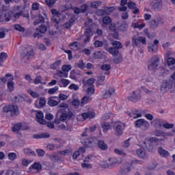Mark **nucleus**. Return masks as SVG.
<instances>
[{
	"label": "nucleus",
	"mask_w": 175,
	"mask_h": 175,
	"mask_svg": "<svg viewBox=\"0 0 175 175\" xmlns=\"http://www.w3.org/2000/svg\"><path fill=\"white\" fill-rule=\"evenodd\" d=\"M136 154L142 159H148V157L147 156V154H146V152H144V150L142 149H137L136 150Z\"/></svg>",
	"instance_id": "obj_24"
},
{
	"label": "nucleus",
	"mask_w": 175,
	"mask_h": 175,
	"mask_svg": "<svg viewBox=\"0 0 175 175\" xmlns=\"http://www.w3.org/2000/svg\"><path fill=\"white\" fill-rule=\"evenodd\" d=\"M90 102H91V97L89 96H85L81 98L80 105L83 107L84 105H87Z\"/></svg>",
	"instance_id": "obj_34"
},
{
	"label": "nucleus",
	"mask_w": 175,
	"mask_h": 175,
	"mask_svg": "<svg viewBox=\"0 0 175 175\" xmlns=\"http://www.w3.org/2000/svg\"><path fill=\"white\" fill-rule=\"evenodd\" d=\"M157 142V137H153L150 138V140H145L143 142L142 146L145 150L147 151L151 152L152 150H154V143Z\"/></svg>",
	"instance_id": "obj_5"
},
{
	"label": "nucleus",
	"mask_w": 175,
	"mask_h": 175,
	"mask_svg": "<svg viewBox=\"0 0 175 175\" xmlns=\"http://www.w3.org/2000/svg\"><path fill=\"white\" fill-rule=\"evenodd\" d=\"M14 29H16V31H19V32H24L25 31V29L20 25H15Z\"/></svg>",
	"instance_id": "obj_60"
},
{
	"label": "nucleus",
	"mask_w": 175,
	"mask_h": 175,
	"mask_svg": "<svg viewBox=\"0 0 175 175\" xmlns=\"http://www.w3.org/2000/svg\"><path fill=\"white\" fill-rule=\"evenodd\" d=\"M36 152L38 157H44V155L46 154V151L42 149H37Z\"/></svg>",
	"instance_id": "obj_61"
},
{
	"label": "nucleus",
	"mask_w": 175,
	"mask_h": 175,
	"mask_svg": "<svg viewBox=\"0 0 175 175\" xmlns=\"http://www.w3.org/2000/svg\"><path fill=\"white\" fill-rule=\"evenodd\" d=\"M73 116V113L70 111H68V113H63L59 118L60 121H66L68 118H70Z\"/></svg>",
	"instance_id": "obj_26"
},
{
	"label": "nucleus",
	"mask_w": 175,
	"mask_h": 175,
	"mask_svg": "<svg viewBox=\"0 0 175 175\" xmlns=\"http://www.w3.org/2000/svg\"><path fill=\"white\" fill-rule=\"evenodd\" d=\"M69 90H73L74 91H77L79 90V85L75 83L71 84L68 87Z\"/></svg>",
	"instance_id": "obj_64"
},
{
	"label": "nucleus",
	"mask_w": 175,
	"mask_h": 175,
	"mask_svg": "<svg viewBox=\"0 0 175 175\" xmlns=\"http://www.w3.org/2000/svg\"><path fill=\"white\" fill-rule=\"evenodd\" d=\"M21 163L23 165V166H28V165H29V163H31V161L27 159H23L21 161Z\"/></svg>",
	"instance_id": "obj_63"
},
{
	"label": "nucleus",
	"mask_w": 175,
	"mask_h": 175,
	"mask_svg": "<svg viewBox=\"0 0 175 175\" xmlns=\"http://www.w3.org/2000/svg\"><path fill=\"white\" fill-rule=\"evenodd\" d=\"M48 158L53 161V162H57L58 161H61V157L57 154L53 153V154H49Z\"/></svg>",
	"instance_id": "obj_28"
},
{
	"label": "nucleus",
	"mask_w": 175,
	"mask_h": 175,
	"mask_svg": "<svg viewBox=\"0 0 175 175\" xmlns=\"http://www.w3.org/2000/svg\"><path fill=\"white\" fill-rule=\"evenodd\" d=\"M8 58V53L2 52L0 54V65H2L3 62Z\"/></svg>",
	"instance_id": "obj_42"
},
{
	"label": "nucleus",
	"mask_w": 175,
	"mask_h": 175,
	"mask_svg": "<svg viewBox=\"0 0 175 175\" xmlns=\"http://www.w3.org/2000/svg\"><path fill=\"white\" fill-rule=\"evenodd\" d=\"M114 152L116 154H118V155H121V157H126V153L124 152V150H119V149H115Z\"/></svg>",
	"instance_id": "obj_54"
},
{
	"label": "nucleus",
	"mask_w": 175,
	"mask_h": 175,
	"mask_svg": "<svg viewBox=\"0 0 175 175\" xmlns=\"http://www.w3.org/2000/svg\"><path fill=\"white\" fill-rule=\"evenodd\" d=\"M25 129H24V127H23V124L18 123L12 127V131L14 133H16V135H18V137H21V132H20V131H24Z\"/></svg>",
	"instance_id": "obj_13"
},
{
	"label": "nucleus",
	"mask_w": 175,
	"mask_h": 175,
	"mask_svg": "<svg viewBox=\"0 0 175 175\" xmlns=\"http://www.w3.org/2000/svg\"><path fill=\"white\" fill-rule=\"evenodd\" d=\"M28 93L32 96L33 98H39L40 96V94L36 92L32 91V90H28Z\"/></svg>",
	"instance_id": "obj_51"
},
{
	"label": "nucleus",
	"mask_w": 175,
	"mask_h": 175,
	"mask_svg": "<svg viewBox=\"0 0 175 175\" xmlns=\"http://www.w3.org/2000/svg\"><path fill=\"white\" fill-rule=\"evenodd\" d=\"M84 34L85 36H86V38L84 39V42L88 43V42H90L91 36L94 35V33H92V29H91V28L86 29Z\"/></svg>",
	"instance_id": "obj_22"
},
{
	"label": "nucleus",
	"mask_w": 175,
	"mask_h": 175,
	"mask_svg": "<svg viewBox=\"0 0 175 175\" xmlns=\"http://www.w3.org/2000/svg\"><path fill=\"white\" fill-rule=\"evenodd\" d=\"M129 116L134 119L142 118V111L135 110L132 113H129Z\"/></svg>",
	"instance_id": "obj_27"
},
{
	"label": "nucleus",
	"mask_w": 175,
	"mask_h": 175,
	"mask_svg": "<svg viewBox=\"0 0 175 175\" xmlns=\"http://www.w3.org/2000/svg\"><path fill=\"white\" fill-rule=\"evenodd\" d=\"M106 77L102 75L98 77L97 80V85H103V81H105Z\"/></svg>",
	"instance_id": "obj_44"
},
{
	"label": "nucleus",
	"mask_w": 175,
	"mask_h": 175,
	"mask_svg": "<svg viewBox=\"0 0 175 175\" xmlns=\"http://www.w3.org/2000/svg\"><path fill=\"white\" fill-rule=\"evenodd\" d=\"M163 24H165L163 18L161 17L156 18L150 21V28L152 29H157L159 25H163Z\"/></svg>",
	"instance_id": "obj_7"
},
{
	"label": "nucleus",
	"mask_w": 175,
	"mask_h": 175,
	"mask_svg": "<svg viewBox=\"0 0 175 175\" xmlns=\"http://www.w3.org/2000/svg\"><path fill=\"white\" fill-rule=\"evenodd\" d=\"M112 55H114L113 61L115 64H120L122 61V55L119 52L116 54H112Z\"/></svg>",
	"instance_id": "obj_36"
},
{
	"label": "nucleus",
	"mask_w": 175,
	"mask_h": 175,
	"mask_svg": "<svg viewBox=\"0 0 175 175\" xmlns=\"http://www.w3.org/2000/svg\"><path fill=\"white\" fill-rule=\"evenodd\" d=\"M69 47L71 49V50H73L74 51H77L81 49H83V45H81L78 42H74L69 44Z\"/></svg>",
	"instance_id": "obj_21"
},
{
	"label": "nucleus",
	"mask_w": 175,
	"mask_h": 175,
	"mask_svg": "<svg viewBox=\"0 0 175 175\" xmlns=\"http://www.w3.org/2000/svg\"><path fill=\"white\" fill-rule=\"evenodd\" d=\"M51 13L53 14L52 21L55 24H58L61 20V14H59V12H58L55 9L51 10Z\"/></svg>",
	"instance_id": "obj_14"
},
{
	"label": "nucleus",
	"mask_w": 175,
	"mask_h": 175,
	"mask_svg": "<svg viewBox=\"0 0 175 175\" xmlns=\"http://www.w3.org/2000/svg\"><path fill=\"white\" fill-rule=\"evenodd\" d=\"M55 76H57V77H59L60 79H62V77L66 78L68 77V72H66L64 70H59L55 74Z\"/></svg>",
	"instance_id": "obj_39"
},
{
	"label": "nucleus",
	"mask_w": 175,
	"mask_h": 175,
	"mask_svg": "<svg viewBox=\"0 0 175 175\" xmlns=\"http://www.w3.org/2000/svg\"><path fill=\"white\" fill-rule=\"evenodd\" d=\"M61 64H62V61L61 59L57 60L53 64L51 65V68L53 70L57 69H59V66H61Z\"/></svg>",
	"instance_id": "obj_32"
},
{
	"label": "nucleus",
	"mask_w": 175,
	"mask_h": 175,
	"mask_svg": "<svg viewBox=\"0 0 175 175\" xmlns=\"http://www.w3.org/2000/svg\"><path fill=\"white\" fill-rule=\"evenodd\" d=\"M173 87H174V81L173 79L168 78L162 83L160 88L161 92L165 94L167 91L172 90Z\"/></svg>",
	"instance_id": "obj_1"
},
{
	"label": "nucleus",
	"mask_w": 175,
	"mask_h": 175,
	"mask_svg": "<svg viewBox=\"0 0 175 175\" xmlns=\"http://www.w3.org/2000/svg\"><path fill=\"white\" fill-rule=\"evenodd\" d=\"M40 23H44V18L42 16H39L38 18L34 21L33 25H38V24H40Z\"/></svg>",
	"instance_id": "obj_46"
},
{
	"label": "nucleus",
	"mask_w": 175,
	"mask_h": 175,
	"mask_svg": "<svg viewBox=\"0 0 175 175\" xmlns=\"http://www.w3.org/2000/svg\"><path fill=\"white\" fill-rule=\"evenodd\" d=\"M132 43L133 47H141L142 44H147V40L146 37L135 35L132 38Z\"/></svg>",
	"instance_id": "obj_2"
},
{
	"label": "nucleus",
	"mask_w": 175,
	"mask_h": 175,
	"mask_svg": "<svg viewBox=\"0 0 175 175\" xmlns=\"http://www.w3.org/2000/svg\"><path fill=\"white\" fill-rule=\"evenodd\" d=\"M59 88L58 86H55L54 88L49 89L48 92L50 95H53V94H55V92L58 91Z\"/></svg>",
	"instance_id": "obj_57"
},
{
	"label": "nucleus",
	"mask_w": 175,
	"mask_h": 175,
	"mask_svg": "<svg viewBox=\"0 0 175 175\" xmlns=\"http://www.w3.org/2000/svg\"><path fill=\"white\" fill-rule=\"evenodd\" d=\"M163 126L165 129H173V128H174V124H170V123H164L163 124Z\"/></svg>",
	"instance_id": "obj_58"
},
{
	"label": "nucleus",
	"mask_w": 175,
	"mask_h": 175,
	"mask_svg": "<svg viewBox=\"0 0 175 175\" xmlns=\"http://www.w3.org/2000/svg\"><path fill=\"white\" fill-rule=\"evenodd\" d=\"M57 2V0H46V3L49 8H53Z\"/></svg>",
	"instance_id": "obj_56"
},
{
	"label": "nucleus",
	"mask_w": 175,
	"mask_h": 175,
	"mask_svg": "<svg viewBox=\"0 0 175 175\" xmlns=\"http://www.w3.org/2000/svg\"><path fill=\"white\" fill-rule=\"evenodd\" d=\"M3 14H4L5 21H7V22L10 21V18H12V12L3 11Z\"/></svg>",
	"instance_id": "obj_38"
},
{
	"label": "nucleus",
	"mask_w": 175,
	"mask_h": 175,
	"mask_svg": "<svg viewBox=\"0 0 175 175\" xmlns=\"http://www.w3.org/2000/svg\"><path fill=\"white\" fill-rule=\"evenodd\" d=\"M61 85L60 87H68L70 84V81L65 79H62L60 80Z\"/></svg>",
	"instance_id": "obj_41"
},
{
	"label": "nucleus",
	"mask_w": 175,
	"mask_h": 175,
	"mask_svg": "<svg viewBox=\"0 0 175 175\" xmlns=\"http://www.w3.org/2000/svg\"><path fill=\"white\" fill-rule=\"evenodd\" d=\"M159 66V58L153 57L148 62V68L149 70H155Z\"/></svg>",
	"instance_id": "obj_9"
},
{
	"label": "nucleus",
	"mask_w": 175,
	"mask_h": 175,
	"mask_svg": "<svg viewBox=\"0 0 175 175\" xmlns=\"http://www.w3.org/2000/svg\"><path fill=\"white\" fill-rule=\"evenodd\" d=\"M102 127L103 129L104 132H106L107 131H109L111 129V126H110V124L107 122H104L102 124Z\"/></svg>",
	"instance_id": "obj_49"
},
{
	"label": "nucleus",
	"mask_w": 175,
	"mask_h": 175,
	"mask_svg": "<svg viewBox=\"0 0 175 175\" xmlns=\"http://www.w3.org/2000/svg\"><path fill=\"white\" fill-rule=\"evenodd\" d=\"M114 131L116 136H121L124 133V123L121 122L115 123Z\"/></svg>",
	"instance_id": "obj_12"
},
{
	"label": "nucleus",
	"mask_w": 175,
	"mask_h": 175,
	"mask_svg": "<svg viewBox=\"0 0 175 175\" xmlns=\"http://www.w3.org/2000/svg\"><path fill=\"white\" fill-rule=\"evenodd\" d=\"M100 5H102L101 1H93L91 3V8H93L94 9H98Z\"/></svg>",
	"instance_id": "obj_45"
},
{
	"label": "nucleus",
	"mask_w": 175,
	"mask_h": 175,
	"mask_svg": "<svg viewBox=\"0 0 175 175\" xmlns=\"http://www.w3.org/2000/svg\"><path fill=\"white\" fill-rule=\"evenodd\" d=\"M32 55H33V50H32V48L25 49L21 54L22 61L27 62Z\"/></svg>",
	"instance_id": "obj_6"
},
{
	"label": "nucleus",
	"mask_w": 175,
	"mask_h": 175,
	"mask_svg": "<svg viewBox=\"0 0 175 175\" xmlns=\"http://www.w3.org/2000/svg\"><path fill=\"white\" fill-rule=\"evenodd\" d=\"M130 170H131V165H129V163H126L124 165L123 168L122 169V174L125 175L126 173H129Z\"/></svg>",
	"instance_id": "obj_33"
},
{
	"label": "nucleus",
	"mask_w": 175,
	"mask_h": 175,
	"mask_svg": "<svg viewBox=\"0 0 175 175\" xmlns=\"http://www.w3.org/2000/svg\"><path fill=\"white\" fill-rule=\"evenodd\" d=\"M94 83H95V79L94 78H90L87 81H83V85H85V87H90V85H94Z\"/></svg>",
	"instance_id": "obj_37"
},
{
	"label": "nucleus",
	"mask_w": 175,
	"mask_h": 175,
	"mask_svg": "<svg viewBox=\"0 0 175 175\" xmlns=\"http://www.w3.org/2000/svg\"><path fill=\"white\" fill-rule=\"evenodd\" d=\"M33 137V139H49V137H50V134L44 133L42 134L34 135Z\"/></svg>",
	"instance_id": "obj_30"
},
{
	"label": "nucleus",
	"mask_w": 175,
	"mask_h": 175,
	"mask_svg": "<svg viewBox=\"0 0 175 175\" xmlns=\"http://www.w3.org/2000/svg\"><path fill=\"white\" fill-rule=\"evenodd\" d=\"M140 98H142V92L140 90H137L136 91L133 92L130 96V99L131 100H133V102L139 100Z\"/></svg>",
	"instance_id": "obj_15"
},
{
	"label": "nucleus",
	"mask_w": 175,
	"mask_h": 175,
	"mask_svg": "<svg viewBox=\"0 0 175 175\" xmlns=\"http://www.w3.org/2000/svg\"><path fill=\"white\" fill-rule=\"evenodd\" d=\"M159 43V40H154L153 44H149L148 46V50L149 53H157L158 51V44Z\"/></svg>",
	"instance_id": "obj_16"
},
{
	"label": "nucleus",
	"mask_w": 175,
	"mask_h": 175,
	"mask_svg": "<svg viewBox=\"0 0 175 175\" xmlns=\"http://www.w3.org/2000/svg\"><path fill=\"white\" fill-rule=\"evenodd\" d=\"M42 78L40 76H37L33 80V83H34V84L38 85V84H42Z\"/></svg>",
	"instance_id": "obj_55"
},
{
	"label": "nucleus",
	"mask_w": 175,
	"mask_h": 175,
	"mask_svg": "<svg viewBox=\"0 0 175 175\" xmlns=\"http://www.w3.org/2000/svg\"><path fill=\"white\" fill-rule=\"evenodd\" d=\"M136 128H143L144 129H148L150 128V122L144 119H138L135 121Z\"/></svg>",
	"instance_id": "obj_11"
},
{
	"label": "nucleus",
	"mask_w": 175,
	"mask_h": 175,
	"mask_svg": "<svg viewBox=\"0 0 175 175\" xmlns=\"http://www.w3.org/2000/svg\"><path fill=\"white\" fill-rule=\"evenodd\" d=\"M167 65H169V66H172V65H174L175 64V56L172 57H168L167 59Z\"/></svg>",
	"instance_id": "obj_52"
},
{
	"label": "nucleus",
	"mask_w": 175,
	"mask_h": 175,
	"mask_svg": "<svg viewBox=\"0 0 175 175\" xmlns=\"http://www.w3.org/2000/svg\"><path fill=\"white\" fill-rule=\"evenodd\" d=\"M120 163V160L116 157H109L104 163V167H112L114 165H117Z\"/></svg>",
	"instance_id": "obj_10"
},
{
	"label": "nucleus",
	"mask_w": 175,
	"mask_h": 175,
	"mask_svg": "<svg viewBox=\"0 0 175 175\" xmlns=\"http://www.w3.org/2000/svg\"><path fill=\"white\" fill-rule=\"evenodd\" d=\"M23 151L24 153L26 154L27 155H36L35 154V152L29 148H25Z\"/></svg>",
	"instance_id": "obj_43"
},
{
	"label": "nucleus",
	"mask_w": 175,
	"mask_h": 175,
	"mask_svg": "<svg viewBox=\"0 0 175 175\" xmlns=\"http://www.w3.org/2000/svg\"><path fill=\"white\" fill-rule=\"evenodd\" d=\"M81 117L83 118V120H88V118H90V120H92V118L95 117V112H94V111H90L83 113H81Z\"/></svg>",
	"instance_id": "obj_20"
},
{
	"label": "nucleus",
	"mask_w": 175,
	"mask_h": 175,
	"mask_svg": "<svg viewBox=\"0 0 175 175\" xmlns=\"http://www.w3.org/2000/svg\"><path fill=\"white\" fill-rule=\"evenodd\" d=\"M0 80L4 83H6V81L9 83V81H13L14 80V77H13L12 75L7 74L5 77L0 79Z\"/></svg>",
	"instance_id": "obj_25"
},
{
	"label": "nucleus",
	"mask_w": 175,
	"mask_h": 175,
	"mask_svg": "<svg viewBox=\"0 0 175 175\" xmlns=\"http://www.w3.org/2000/svg\"><path fill=\"white\" fill-rule=\"evenodd\" d=\"M112 44L113 47H111L109 49V53H110V54H118V49H122V44H121V42L118 41H113L112 42Z\"/></svg>",
	"instance_id": "obj_8"
},
{
	"label": "nucleus",
	"mask_w": 175,
	"mask_h": 175,
	"mask_svg": "<svg viewBox=\"0 0 175 175\" xmlns=\"http://www.w3.org/2000/svg\"><path fill=\"white\" fill-rule=\"evenodd\" d=\"M94 58H96V59H100L101 58H103V53H102V51H96L94 53Z\"/></svg>",
	"instance_id": "obj_53"
},
{
	"label": "nucleus",
	"mask_w": 175,
	"mask_h": 175,
	"mask_svg": "<svg viewBox=\"0 0 175 175\" xmlns=\"http://www.w3.org/2000/svg\"><path fill=\"white\" fill-rule=\"evenodd\" d=\"M8 159H10V161H14L15 159H17V154L14 153V152H10L8 154Z\"/></svg>",
	"instance_id": "obj_50"
},
{
	"label": "nucleus",
	"mask_w": 175,
	"mask_h": 175,
	"mask_svg": "<svg viewBox=\"0 0 175 175\" xmlns=\"http://www.w3.org/2000/svg\"><path fill=\"white\" fill-rule=\"evenodd\" d=\"M62 69L63 72H65L66 73H68L70 70H72V66L65 64L62 67Z\"/></svg>",
	"instance_id": "obj_48"
},
{
	"label": "nucleus",
	"mask_w": 175,
	"mask_h": 175,
	"mask_svg": "<svg viewBox=\"0 0 175 175\" xmlns=\"http://www.w3.org/2000/svg\"><path fill=\"white\" fill-rule=\"evenodd\" d=\"M31 173H38L39 170H42V164L39 162H36L30 167Z\"/></svg>",
	"instance_id": "obj_19"
},
{
	"label": "nucleus",
	"mask_w": 175,
	"mask_h": 175,
	"mask_svg": "<svg viewBox=\"0 0 175 175\" xmlns=\"http://www.w3.org/2000/svg\"><path fill=\"white\" fill-rule=\"evenodd\" d=\"M151 5L154 10H162V0H153Z\"/></svg>",
	"instance_id": "obj_18"
},
{
	"label": "nucleus",
	"mask_w": 175,
	"mask_h": 175,
	"mask_svg": "<svg viewBox=\"0 0 175 175\" xmlns=\"http://www.w3.org/2000/svg\"><path fill=\"white\" fill-rule=\"evenodd\" d=\"M72 152H73V150H72V148H70L68 149H65L64 150L59 151V154H60V155H64L65 157L72 155Z\"/></svg>",
	"instance_id": "obj_29"
},
{
	"label": "nucleus",
	"mask_w": 175,
	"mask_h": 175,
	"mask_svg": "<svg viewBox=\"0 0 175 175\" xmlns=\"http://www.w3.org/2000/svg\"><path fill=\"white\" fill-rule=\"evenodd\" d=\"M36 117L38 120V122L39 124H41V125H46V124H47L46 120H44V116L43 115V112L40 111H37Z\"/></svg>",
	"instance_id": "obj_17"
},
{
	"label": "nucleus",
	"mask_w": 175,
	"mask_h": 175,
	"mask_svg": "<svg viewBox=\"0 0 175 175\" xmlns=\"http://www.w3.org/2000/svg\"><path fill=\"white\" fill-rule=\"evenodd\" d=\"M55 98L57 99V100L59 99L58 97H51L48 101V105L51 106V107L58 105V101L54 100Z\"/></svg>",
	"instance_id": "obj_31"
},
{
	"label": "nucleus",
	"mask_w": 175,
	"mask_h": 175,
	"mask_svg": "<svg viewBox=\"0 0 175 175\" xmlns=\"http://www.w3.org/2000/svg\"><path fill=\"white\" fill-rule=\"evenodd\" d=\"M158 152L159 155L163 158H167V157H170V153L163 148H159Z\"/></svg>",
	"instance_id": "obj_23"
},
{
	"label": "nucleus",
	"mask_w": 175,
	"mask_h": 175,
	"mask_svg": "<svg viewBox=\"0 0 175 175\" xmlns=\"http://www.w3.org/2000/svg\"><path fill=\"white\" fill-rule=\"evenodd\" d=\"M103 23L105 24V25H109V24L111 23V18L109 16H104L103 18Z\"/></svg>",
	"instance_id": "obj_47"
},
{
	"label": "nucleus",
	"mask_w": 175,
	"mask_h": 175,
	"mask_svg": "<svg viewBox=\"0 0 175 175\" xmlns=\"http://www.w3.org/2000/svg\"><path fill=\"white\" fill-rule=\"evenodd\" d=\"M81 143L85 146V147L94 148V147H96V146H98V139H96V137H92L86 139L82 138Z\"/></svg>",
	"instance_id": "obj_4"
},
{
	"label": "nucleus",
	"mask_w": 175,
	"mask_h": 175,
	"mask_svg": "<svg viewBox=\"0 0 175 175\" xmlns=\"http://www.w3.org/2000/svg\"><path fill=\"white\" fill-rule=\"evenodd\" d=\"M97 146L98 148H100V150H103V151H105L108 148L107 144H106L103 141H98Z\"/></svg>",
	"instance_id": "obj_35"
},
{
	"label": "nucleus",
	"mask_w": 175,
	"mask_h": 175,
	"mask_svg": "<svg viewBox=\"0 0 175 175\" xmlns=\"http://www.w3.org/2000/svg\"><path fill=\"white\" fill-rule=\"evenodd\" d=\"M4 113H10L11 117H16L20 114V109L16 105H6L3 108Z\"/></svg>",
	"instance_id": "obj_3"
},
{
	"label": "nucleus",
	"mask_w": 175,
	"mask_h": 175,
	"mask_svg": "<svg viewBox=\"0 0 175 175\" xmlns=\"http://www.w3.org/2000/svg\"><path fill=\"white\" fill-rule=\"evenodd\" d=\"M7 87L10 92H13V91H14V82L13 81L8 82Z\"/></svg>",
	"instance_id": "obj_40"
},
{
	"label": "nucleus",
	"mask_w": 175,
	"mask_h": 175,
	"mask_svg": "<svg viewBox=\"0 0 175 175\" xmlns=\"http://www.w3.org/2000/svg\"><path fill=\"white\" fill-rule=\"evenodd\" d=\"M88 95H94L95 94V88L94 86L88 88Z\"/></svg>",
	"instance_id": "obj_62"
},
{
	"label": "nucleus",
	"mask_w": 175,
	"mask_h": 175,
	"mask_svg": "<svg viewBox=\"0 0 175 175\" xmlns=\"http://www.w3.org/2000/svg\"><path fill=\"white\" fill-rule=\"evenodd\" d=\"M128 8L129 9H131L133 10V9H136V8H137V5L135 3V2L129 1Z\"/></svg>",
	"instance_id": "obj_59"
}]
</instances>
